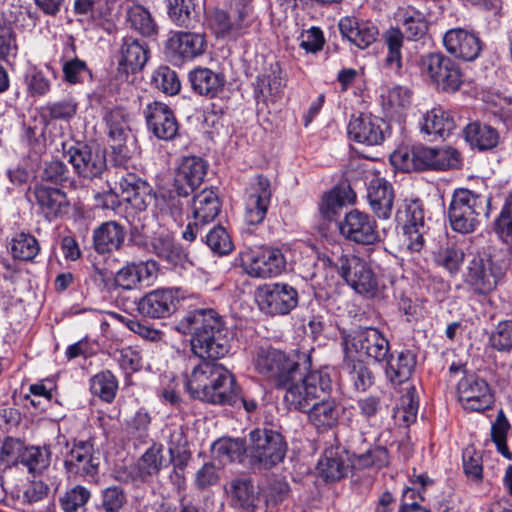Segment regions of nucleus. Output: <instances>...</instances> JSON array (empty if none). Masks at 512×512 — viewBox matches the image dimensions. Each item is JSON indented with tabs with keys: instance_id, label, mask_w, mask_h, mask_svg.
I'll return each mask as SVG.
<instances>
[{
	"instance_id": "nucleus-40",
	"label": "nucleus",
	"mask_w": 512,
	"mask_h": 512,
	"mask_svg": "<svg viewBox=\"0 0 512 512\" xmlns=\"http://www.w3.org/2000/svg\"><path fill=\"white\" fill-rule=\"evenodd\" d=\"M343 370L357 391H366L373 384V374L370 369L353 355L344 354Z\"/></svg>"
},
{
	"instance_id": "nucleus-51",
	"label": "nucleus",
	"mask_w": 512,
	"mask_h": 512,
	"mask_svg": "<svg viewBox=\"0 0 512 512\" xmlns=\"http://www.w3.org/2000/svg\"><path fill=\"white\" fill-rule=\"evenodd\" d=\"M75 99L68 97L58 101H49L42 107L43 115L52 120H71L77 112Z\"/></svg>"
},
{
	"instance_id": "nucleus-29",
	"label": "nucleus",
	"mask_w": 512,
	"mask_h": 512,
	"mask_svg": "<svg viewBox=\"0 0 512 512\" xmlns=\"http://www.w3.org/2000/svg\"><path fill=\"white\" fill-rule=\"evenodd\" d=\"M157 264L154 261L129 263L121 268L115 275L117 286L131 290L140 283H148L157 275Z\"/></svg>"
},
{
	"instance_id": "nucleus-44",
	"label": "nucleus",
	"mask_w": 512,
	"mask_h": 512,
	"mask_svg": "<svg viewBox=\"0 0 512 512\" xmlns=\"http://www.w3.org/2000/svg\"><path fill=\"white\" fill-rule=\"evenodd\" d=\"M127 20L131 28L143 36H152L157 31V25L151 13L142 5L130 6L127 9Z\"/></svg>"
},
{
	"instance_id": "nucleus-13",
	"label": "nucleus",
	"mask_w": 512,
	"mask_h": 512,
	"mask_svg": "<svg viewBox=\"0 0 512 512\" xmlns=\"http://www.w3.org/2000/svg\"><path fill=\"white\" fill-rule=\"evenodd\" d=\"M99 465V453L90 440L74 442L64 459L68 477L75 480H93L98 474Z\"/></svg>"
},
{
	"instance_id": "nucleus-18",
	"label": "nucleus",
	"mask_w": 512,
	"mask_h": 512,
	"mask_svg": "<svg viewBox=\"0 0 512 512\" xmlns=\"http://www.w3.org/2000/svg\"><path fill=\"white\" fill-rule=\"evenodd\" d=\"M340 233L350 241L369 245L378 239L376 222L370 215L357 209L348 212L339 223Z\"/></svg>"
},
{
	"instance_id": "nucleus-30",
	"label": "nucleus",
	"mask_w": 512,
	"mask_h": 512,
	"mask_svg": "<svg viewBox=\"0 0 512 512\" xmlns=\"http://www.w3.org/2000/svg\"><path fill=\"white\" fill-rule=\"evenodd\" d=\"M338 26L343 37L360 49L370 46L378 35V29L371 22H359L353 17L340 19Z\"/></svg>"
},
{
	"instance_id": "nucleus-39",
	"label": "nucleus",
	"mask_w": 512,
	"mask_h": 512,
	"mask_svg": "<svg viewBox=\"0 0 512 512\" xmlns=\"http://www.w3.org/2000/svg\"><path fill=\"white\" fill-rule=\"evenodd\" d=\"M416 359L410 350L402 351L396 358L387 362L386 375L394 384H401L407 381L415 368Z\"/></svg>"
},
{
	"instance_id": "nucleus-38",
	"label": "nucleus",
	"mask_w": 512,
	"mask_h": 512,
	"mask_svg": "<svg viewBox=\"0 0 512 512\" xmlns=\"http://www.w3.org/2000/svg\"><path fill=\"white\" fill-rule=\"evenodd\" d=\"M219 211V199L213 190L204 189L194 197L192 204L194 220H199L202 224H206L214 220Z\"/></svg>"
},
{
	"instance_id": "nucleus-32",
	"label": "nucleus",
	"mask_w": 512,
	"mask_h": 512,
	"mask_svg": "<svg viewBox=\"0 0 512 512\" xmlns=\"http://www.w3.org/2000/svg\"><path fill=\"white\" fill-rule=\"evenodd\" d=\"M348 457L339 449H327L319 460L317 471L325 481H338L345 477L351 467Z\"/></svg>"
},
{
	"instance_id": "nucleus-27",
	"label": "nucleus",
	"mask_w": 512,
	"mask_h": 512,
	"mask_svg": "<svg viewBox=\"0 0 512 512\" xmlns=\"http://www.w3.org/2000/svg\"><path fill=\"white\" fill-rule=\"evenodd\" d=\"M33 193L37 204L47 217L58 218L69 212L70 203L66 193L61 189L38 184Z\"/></svg>"
},
{
	"instance_id": "nucleus-8",
	"label": "nucleus",
	"mask_w": 512,
	"mask_h": 512,
	"mask_svg": "<svg viewBox=\"0 0 512 512\" xmlns=\"http://www.w3.org/2000/svg\"><path fill=\"white\" fill-rule=\"evenodd\" d=\"M343 351L354 357H367L375 362H382L390 356L387 338L376 328L367 327L353 334L342 336Z\"/></svg>"
},
{
	"instance_id": "nucleus-45",
	"label": "nucleus",
	"mask_w": 512,
	"mask_h": 512,
	"mask_svg": "<svg viewBox=\"0 0 512 512\" xmlns=\"http://www.w3.org/2000/svg\"><path fill=\"white\" fill-rule=\"evenodd\" d=\"M248 452L245 443L241 439L224 438L213 444L212 452L222 463L241 461L245 452Z\"/></svg>"
},
{
	"instance_id": "nucleus-10",
	"label": "nucleus",
	"mask_w": 512,
	"mask_h": 512,
	"mask_svg": "<svg viewBox=\"0 0 512 512\" xmlns=\"http://www.w3.org/2000/svg\"><path fill=\"white\" fill-rule=\"evenodd\" d=\"M248 453L253 463L269 469L284 459L286 445L279 433L256 429L250 433Z\"/></svg>"
},
{
	"instance_id": "nucleus-37",
	"label": "nucleus",
	"mask_w": 512,
	"mask_h": 512,
	"mask_svg": "<svg viewBox=\"0 0 512 512\" xmlns=\"http://www.w3.org/2000/svg\"><path fill=\"white\" fill-rule=\"evenodd\" d=\"M349 461L353 469H372L378 471L389 465L390 455L386 447L376 445L362 453H354L349 458Z\"/></svg>"
},
{
	"instance_id": "nucleus-53",
	"label": "nucleus",
	"mask_w": 512,
	"mask_h": 512,
	"mask_svg": "<svg viewBox=\"0 0 512 512\" xmlns=\"http://www.w3.org/2000/svg\"><path fill=\"white\" fill-rule=\"evenodd\" d=\"M350 190L347 189H333L322 198L320 204V212L328 220H332L342 207L350 202Z\"/></svg>"
},
{
	"instance_id": "nucleus-2",
	"label": "nucleus",
	"mask_w": 512,
	"mask_h": 512,
	"mask_svg": "<svg viewBox=\"0 0 512 512\" xmlns=\"http://www.w3.org/2000/svg\"><path fill=\"white\" fill-rule=\"evenodd\" d=\"M186 389L201 401L219 405H234L238 386L232 373L220 364L203 361L187 376Z\"/></svg>"
},
{
	"instance_id": "nucleus-21",
	"label": "nucleus",
	"mask_w": 512,
	"mask_h": 512,
	"mask_svg": "<svg viewBox=\"0 0 512 512\" xmlns=\"http://www.w3.org/2000/svg\"><path fill=\"white\" fill-rule=\"evenodd\" d=\"M144 115L148 129L161 140H172L178 132V123L173 111L165 103L154 101L149 103Z\"/></svg>"
},
{
	"instance_id": "nucleus-17",
	"label": "nucleus",
	"mask_w": 512,
	"mask_h": 512,
	"mask_svg": "<svg viewBox=\"0 0 512 512\" xmlns=\"http://www.w3.org/2000/svg\"><path fill=\"white\" fill-rule=\"evenodd\" d=\"M207 162L198 156L184 157L174 176V188L178 196L187 197L204 181L207 174Z\"/></svg>"
},
{
	"instance_id": "nucleus-16",
	"label": "nucleus",
	"mask_w": 512,
	"mask_h": 512,
	"mask_svg": "<svg viewBox=\"0 0 512 512\" xmlns=\"http://www.w3.org/2000/svg\"><path fill=\"white\" fill-rule=\"evenodd\" d=\"M458 399L467 411L482 412L493 404V395L488 383L477 376L469 375L458 383Z\"/></svg>"
},
{
	"instance_id": "nucleus-35",
	"label": "nucleus",
	"mask_w": 512,
	"mask_h": 512,
	"mask_svg": "<svg viewBox=\"0 0 512 512\" xmlns=\"http://www.w3.org/2000/svg\"><path fill=\"white\" fill-rule=\"evenodd\" d=\"M455 128L449 113L441 107H434L428 111L421 122V131L434 137H445Z\"/></svg>"
},
{
	"instance_id": "nucleus-1",
	"label": "nucleus",
	"mask_w": 512,
	"mask_h": 512,
	"mask_svg": "<svg viewBox=\"0 0 512 512\" xmlns=\"http://www.w3.org/2000/svg\"><path fill=\"white\" fill-rule=\"evenodd\" d=\"M177 330L191 336V350L201 359L219 360L231 350L233 333L223 317L212 308L187 312L178 322Z\"/></svg>"
},
{
	"instance_id": "nucleus-46",
	"label": "nucleus",
	"mask_w": 512,
	"mask_h": 512,
	"mask_svg": "<svg viewBox=\"0 0 512 512\" xmlns=\"http://www.w3.org/2000/svg\"><path fill=\"white\" fill-rule=\"evenodd\" d=\"M51 462V452L48 447H26L20 464L25 466L30 473L41 474Z\"/></svg>"
},
{
	"instance_id": "nucleus-24",
	"label": "nucleus",
	"mask_w": 512,
	"mask_h": 512,
	"mask_svg": "<svg viewBox=\"0 0 512 512\" xmlns=\"http://www.w3.org/2000/svg\"><path fill=\"white\" fill-rule=\"evenodd\" d=\"M231 506L241 512H255L259 506V493L247 476L233 478L225 488Z\"/></svg>"
},
{
	"instance_id": "nucleus-49",
	"label": "nucleus",
	"mask_w": 512,
	"mask_h": 512,
	"mask_svg": "<svg viewBox=\"0 0 512 512\" xmlns=\"http://www.w3.org/2000/svg\"><path fill=\"white\" fill-rule=\"evenodd\" d=\"M271 197L245 193V219L250 225L263 222L266 217Z\"/></svg>"
},
{
	"instance_id": "nucleus-28",
	"label": "nucleus",
	"mask_w": 512,
	"mask_h": 512,
	"mask_svg": "<svg viewBox=\"0 0 512 512\" xmlns=\"http://www.w3.org/2000/svg\"><path fill=\"white\" fill-rule=\"evenodd\" d=\"M207 41L204 34L176 32L168 40V48L182 60H192L205 52Z\"/></svg>"
},
{
	"instance_id": "nucleus-15",
	"label": "nucleus",
	"mask_w": 512,
	"mask_h": 512,
	"mask_svg": "<svg viewBox=\"0 0 512 512\" xmlns=\"http://www.w3.org/2000/svg\"><path fill=\"white\" fill-rule=\"evenodd\" d=\"M243 267L252 277H275L285 270L286 259L278 248L261 247L244 256Z\"/></svg>"
},
{
	"instance_id": "nucleus-60",
	"label": "nucleus",
	"mask_w": 512,
	"mask_h": 512,
	"mask_svg": "<svg viewBox=\"0 0 512 512\" xmlns=\"http://www.w3.org/2000/svg\"><path fill=\"white\" fill-rule=\"evenodd\" d=\"M497 235L506 243L512 242V198L503 204L494 223Z\"/></svg>"
},
{
	"instance_id": "nucleus-4",
	"label": "nucleus",
	"mask_w": 512,
	"mask_h": 512,
	"mask_svg": "<svg viewBox=\"0 0 512 512\" xmlns=\"http://www.w3.org/2000/svg\"><path fill=\"white\" fill-rule=\"evenodd\" d=\"M489 213L490 197L461 188L452 195L448 218L454 231L466 234L473 232Z\"/></svg>"
},
{
	"instance_id": "nucleus-56",
	"label": "nucleus",
	"mask_w": 512,
	"mask_h": 512,
	"mask_svg": "<svg viewBox=\"0 0 512 512\" xmlns=\"http://www.w3.org/2000/svg\"><path fill=\"white\" fill-rule=\"evenodd\" d=\"M152 85L168 95H175L180 91V81L174 70L167 66L159 67L152 76Z\"/></svg>"
},
{
	"instance_id": "nucleus-57",
	"label": "nucleus",
	"mask_w": 512,
	"mask_h": 512,
	"mask_svg": "<svg viewBox=\"0 0 512 512\" xmlns=\"http://www.w3.org/2000/svg\"><path fill=\"white\" fill-rule=\"evenodd\" d=\"M63 80L68 84L83 83L86 78H91L92 73L84 60L72 58L62 64Z\"/></svg>"
},
{
	"instance_id": "nucleus-14",
	"label": "nucleus",
	"mask_w": 512,
	"mask_h": 512,
	"mask_svg": "<svg viewBox=\"0 0 512 512\" xmlns=\"http://www.w3.org/2000/svg\"><path fill=\"white\" fill-rule=\"evenodd\" d=\"M74 172L81 178L100 177L107 168L105 151L96 144L77 143L65 152Z\"/></svg>"
},
{
	"instance_id": "nucleus-34",
	"label": "nucleus",
	"mask_w": 512,
	"mask_h": 512,
	"mask_svg": "<svg viewBox=\"0 0 512 512\" xmlns=\"http://www.w3.org/2000/svg\"><path fill=\"white\" fill-rule=\"evenodd\" d=\"M148 60V50L138 40L125 39L118 59L119 67L125 73H135L141 70Z\"/></svg>"
},
{
	"instance_id": "nucleus-36",
	"label": "nucleus",
	"mask_w": 512,
	"mask_h": 512,
	"mask_svg": "<svg viewBox=\"0 0 512 512\" xmlns=\"http://www.w3.org/2000/svg\"><path fill=\"white\" fill-rule=\"evenodd\" d=\"M189 79L195 92L209 97L216 96L224 85L223 77L209 68H197L191 71Z\"/></svg>"
},
{
	"instance_id": "nucleus-61",
	"label": "nucleus",
	"mask_w": 512,
	"mask_h": 512,
	"mask_svg": "<svg viewBox=\"0 0 512 512\" xmlns=\"http://www.w3.org/2000/svg\"><path fill=\"white\" fill-rule=\"evenodd\" d=\"M206 243L212 251L218 254H228L233 244L225 228L216 226L206 234Z\"/></svg>"
},
{
	"instance_id": "nucleus-19",
	"label": "nucleus",
	"mask_w": 512,
	"mask_h": 512,
	"mask_svg": "<svg viewBox=\"0 0 512 512\" xmlns=\"http://www.w3.org/2000/svg\"><path fill=\"white\" fill-rule=\"evenodd\" d=\"M443 45L449 54L464 61L475 60L482 50L480 38L464 28L448 30L443 36Z\"/></svg>"
},
{
	"instance_id": "nucleus-22",
	"label": "nucleus",
	"mask_w": 512,
	"mask_h": 512,
	"mask_svg": "<svg viewBox=\"0 0 512 512\" xmlns=\"http://www.w3.org/2000/svg\"><path fill=\"white\" fill-rule=\"evenodd\" d=\"M386 130V123L370 114L353 117L348 124L349 137L370 146L381 144L385 139Z\"/></svg>"
},
{
	"instance_id": "nucleus-9",
	"label": "nucleus",
	"mask_w": 512,
	"mask_h": 512,
	"mask_svg": "<svg viewBox=\"0 0 512 512\" xmlns=\"http://www.w3.org/2000/svg\"><path fill=\"white\" fill-rule=\"evenodd\" d=\"M251 1L231 0L228 11H213L210 24L216 35L237 39L246 34L253 22Z\"/></svg>"
},
{
	"instance_id": "nucleus-54",
	"label": "nucleus",
	"mask_w": 512,
	"mask_h": 512,
	"mask_svg": "<svg viewBox=\"0 0 512 512\" xmlns=\"http://www.w3.org/2000/svg\"><path fill=\"white\" fill-rule=\"evenodd\" d=\"M110 139L121 146L129 134V126L123 111L114 109L105 116Z\"/></svg>"
},
{
	"instance_id": "nucleus-5",
	"label": "nucleus",
	"mask_w": 512,
	"mask_h": 512,
	"mask_svg": "<svg viewBox=\"0 0 512 512\" xmlns=\"http://www.w3.org/2000/svg\"><path fill=\"white\" fill-rule=\"evenodd\" d=\"M332 388V380L328 372L323 370L311 371L302 375L295 381H290L285 389L283 401L291 410L305 412L314 401L321 399Z\"/></svg>"
},
{
	"instance_id": "nucleus-64",
	"label": "nucleus",
	"mask_w": 512,
	"mask_h": 512,
	"mask_svg": "<svg viewBox=\"0 0 512 512\" xmlns=\"http://www.w3.org/2000/svg\"><path fill=\"white\" fill-rule=\"evenodd\" d=\"M153 251L167 261H174L180 255V247L169 234H159L152 241Z\"/></svg>"
},
{
	"instance_id": "nucleus-55",
	"label": "nucleus",
	"mask_w": 512,
	"mask_h": 512,
	"mask_svg": "<svg viewBox=\"0 0 512 512\" xmlns=\"http://www.w3.org/2000/svg\"><path fill=\"white\" fill-rule=\"evenodd\" d=\"M150 423V414L144 409H139L126 421L125 430L128 437L140 443H144L148 438Z\"/></svg>"
},
{
	"instance_id": "nucleus-20",
	"label": "nucleus",
	"mask_w": 512,
	"mask_h": 512,
	"mask_svg": "<svg viewBox=\"0 0 512 512\" xmlns=\"http://www.w3.org/2000/svg\"><path fill=\"white\" fill-rule=\"evenodd\" d=\"M177 290L161 288L148 292L137 303V311L151 319L165 318L176 309Z\"/></svg>"
},
{
	"instance_id": "nucleus-63",
	"label": "nucleus",
	"mask_w": 512,
	"mask_h": 512,
	"mask_svg": "<svg viewBox=\"0 0 512 512\" xmlns=\"http://www.w3.org/2000/svg\"><path fill=\"white\" fill-rule=\"evenodd\" d=\"M25 82L27 85L28 92L32 96H43L46 95L51 88L49 79L46 78L41 70L32 67L27 70L25 74Z\"/></svg>"
},
{
	"instance_id": "nucleus-7",
	"label": "nucleus",
	"mask_w": 512,
	"mask_h": 512,
	"mask_svg": "<svg viewBox=\"0 0 512 512\" xmlns=\"http://www.w3.org/2000/svg\"><path fill=\"white\" fill-rule=\"evenodd\" d=\"M418 67L422 77L442 91L455 92L463 83V75L458 64L442 53L422 55Z\"/></svg>"
},
{
	"instance_id": "nucleus-6",
	"label": "nucleus",
	"mask_w": 512,
	"mask_h": 512,
	"mask_svg": "<svg viewBox=\"0 0 512 512\" xmlns=\"http://www.w3.org/2000/svg\"><path fill=\"white\" fill-rule=\"evenodd\" d=\"M253 363L257 373L278 389L300 377L299 362L273 347L258 349Z\"/></svg>"
},
{
	"instance_id": "nucleus-52",
	"label": "nucleus",
	"mask_w": 512,
	"mask_h": 512,
	"mask_svg": "<svg viewBox=\"0 0 512 512\" xmlns=\"http://www.w3.org/2000/svg\"><path fill=\"white\" fill-rule=\"evenodd\" d=\"M464 251L455 243H447L439 249L435 256L436 263L450 273L457 272L464 262Z\"/></svg>"
},
{
	"instance_id": "nucleus-41",
	"label": "nucleus",
	"mask_w": 512,
	"mask_h": 512,
	"mask_svg": "<svg viewBox=\"0 0 512 512\" xmlns=\"http://www.w3.org/2000/svg\"><path fill=\"white\" fill-rule=\"evenodd\" d=\"M466 140L479 150H490L497 146L499 134L493 127L478 122L465 128Z\"/></svg>"
},
{
	"instance_id": "nucleus-43",
	"label": "nucleus",
	"mask_w": 512,
	"mask_h": 512,
	"mask_svg": "<svg viewBox=\"0 0 512 512\" xmlns=\"http://www.w3.org/2000/svg\"><path fill=\"white\" fill-rule=\"evenodd\" d=\"M284 89V81L275 72L258 76L254 83V96L258 101H275L280 97Z\"/></svg>"
},
{
	"instance_id": "nucleus-31",
	"label": "nucleus",
	"mask_w": 512,
	"mask_h": 512,
	"mask_svg": "<svg viewBox=\"0 0 512 512\" xmlns=\"http://www.w3.org/2000/svg\"><path fill=\"white\" fill-rule=\"evenodd\" d=\"M126 237L125 228L116 221L102 223L93 231L94 249L100 253H110L118 250Z\"/></svg>"
},
{
	"instance_id": "nucleus-23",
	"label": "nucleus",
	"mask_w": 512,
	"mask_h": 512,
	"mask_svg": "<svg viewBox=\"0 0 512 512\" xmlns=\"http://www.w3.org/2000/svg\"><path fill=\"white\" fill-rule=\"evenodd\" d=\"M500 269L491 261L473 259L465 275V282L476 293L487 294L495 289L501 278Z\"/></svg>"
},
{
	"instance_id": "nucleus-3",
	"label": "nucleus",
	"mask_w": 512,
	"mask_h": 512,
	"mask_svg": "<svg viewBox=\"0 0 512 512\" xmlns=\"http://www.w3.org/2000/svg\"><path fill=\"white\" fill-rule=\"evenodd\" d=\"M396 17L403 30L390 28L385 32L384 41L388 48L385 62L389 67L399 71L402 67L401 49L404 35L413 41L422 39L428 32L429 22L423 11L410 5L400 7Z\"/></svg>"
},
{
	"instance_id": "nucleus-47",
	"label": "nucleus",
	"mask_w": 512,
	"mask_h": 512,
	"mask_svg": "<svg viewBox=\"0 0 512 512\" xmlns=\"http://www.w3.org/2000/svg\"><path fill=\"white\" fill-rule=\"evenodd\" d=\"M10 249L14 258L32 261L40 252V245L33 235L19 233L11 240Z\"/></svg>"
},
{
	"instance_id": "nucleus-12",
	"label": "nucleus",
	"mask_w": 512,
	"mask_h": 512,
	"mask_svg": "<svg viewBox=\"0 0 512 512\" xmlns=\"http://www.w3.org/2000/svg\"><path fill=\"white\" fill-rule=\"evenodd\" d=\"M259 309L270 315H286L298 304V292L286 283H270L259 286L255 291Z\"/></svg>"
},
{
	"instance_id": "nucleus-50",
	"label": "nucleus",
	"mask_w": 512,
	"mask_h": 512,
	"mask_svg": "<svg viewBox=\"0 0 512 512\" xmlns=\"http://www.w3.org/2000/svg\"><path fill=\"white\" fill-rule=\"evenodd\" d=\"M193 0H169L168 15L180 27H194L196 22Z\"/></svg>"
},
{
	"instance_id": "nucleus-25",
	"label": "nucleus",
	"mask_w": 512,
	"mask_h": 512,
	"mask_svg": "<svg viewBox=\"0 0 512 512\" xmlns=\"http://www.w3.org/2000/svg\"><path fill=\"white\" fill-rule=\"evenodd\" d=\"M433 148L423 145L402 147L390 157L392 164L405 172L431 169Z\"/></svg>"
},
{
	"instance_id": "nucleus-33",
	"label": "nucleus",
	"mask_w": 512,
	"mask_h": 512,
	"mask_svg": "<svg viewBox=\"0 0 512 512\" xmlns=\"http://www.w3.org/2000/svg\"><path fill=\"white\" fill-rule=\"evenodd\" d=\"M305 412L308 413L309 421L318 429L331 428L341 414L338 402L334 398H325V395L314 401Z\"/></svg>"
},
{
	"instance_id": "nucleus-42",
	"label": "nucleus",
	"mask_w": 512,
	"mask_h": 512,
	"mask_svg": "<svg viewBox=\"0 0 512 512\" xmlns=\"http://www.w3.org/2000/svg\"><path fill=\"white\" fill-rule=\"evenodd\" d=\"M163 449L162 444L153 443L141 456L138 461V471L142 479L157 475L167 465Z\"/></svg>"
},
{
	"instance_id": "nucleus-62",
	"label": "nucleus",
	"mask_w": 512,
	"mask_h": 512,
	"mask_svg": "<svg viewBox=\"0 0 512 512\" xmlns=\"http://www.w3.org/2000/svg\"><path fill=\"white\" fill-rule=\"evenodd\" d=\"M490 343L498 351H509L512 349V320L498 323L490 336Z\"/></svg>"
},
{
	"instance_id": "nucleus-58",
	"label": "nucleus",
	"mask_w": 512,
	"mask_h": 512,
	"mask_svg": "<svg viewBox=\"0 0 512 512\" xmlns=\"http://www.w3.org/2000/svg\"><path fill=\"white\" fill-rule=\"evenodd\" d=\"M431 169L448 170L458 168L461 164L459 152L449 146L433 148Z\"/></svg>"
},
{
	"instance_id": "nucleus-59",
	"label": "nucleus",
	"mask_w": 512,
	"mask_h": 512,
	"mask_svg": "<svg viewBox=\"0 0 512 512\" xmlns=\"http://www.w3.org/2000/svg\"><path fill=\"white\" fill-rule=\"evenodd\" d=\"M509 423L505 418L503 412L501 411L497 416L496 421L493 423L491 427V438L495 443L497 450L507 459L512 458V454L510 453L507 443L506 436L509 429Z\"/></svg>"
},
{
	"instance_id": "nucleus-26",
	"label": "nucleus",
	"mask_w": 512,
	"mask_h": 512,
	"mask_svg": "<svg viewBox=\"0 0 512 512\" xmlns=\"http://www.w3.org/2000/svg\"><path fill=\"white\" fill-rule=\"evenodd\" d=\"M368 201L371 210L379 219H389L393 212L394 189L384 178H376L370 182Z\"/></svg>"
},
{
	"instance_id": "nucleus-11",
	"label": "nucleus",
	"mask_w": 512,
	"mask_h": 512,
	"mask_svg": "<svg viewBox=\"0 0 512 512\" xmlns=\"http://www.w3.org/2000/svg\"><path fill=\"white\" fill-rule=\"evenodd\" d=\"M335 266L341 277L356 292L371 297L378 292V279L364 259L356 255H341Z\"/></svg>"
},
{
	"instance_id": "nucleus-48",
	"label": "nucleus",
	"mask_w": 512,
	"mask_h": 512,
	"mask_svg": "<svg viewBox=\"0 0 512 512\" xmlns=\"http://www.w3.org/2000/svg\"><path fill=\"white\" fill-rule=\"evenodd\" d=\"M117 389L118 381L112 372L108 370L102 371L91 378V392L108 403L114 400Z\"/></svg>"
}]
</instances>
